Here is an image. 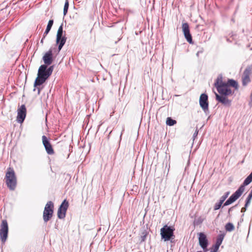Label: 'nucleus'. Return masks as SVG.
<instances>
[{
    "label": "nucleus",
    "mask_w": 252,
    "mask_h": 252,
    "mask_svg": "<svg viewBox=\"0 0 252 252\" xmlns=\"http://www.w3.org/2000/svg\"><path fill=\"white\" fill-rule=\"evenodd\" d=\"M214 85L219 93H215L216 100L225 107H230L232 101L228 98V96L234 93V91H232L230 87L237 90L239 88L238 82L233 79L229 78L227 79L226 81H223L222 75L220 74L215 80Z\"/></svg>",
    "instance_id": "f257e3e1"
},
{
    "label": "nucleus",
    "mask_w": 252,
    "mask_h": 252,
    "mask_svg": "<svg viewBox=\"0 0 252 252\" xmlns=\"http://www.w3.org/2000/svg\"><path fill=\"white\" fill-rule=\"evenodd\" d=\"M54 68V65L51 66H47L45 65L41 64L38 69L37 74V77L35 78L34 82V89L35 91L36 88L38 90V94H40L41 88H39L40 86L42 85L52 75Z\"/></svg>",
    "instance_id": "f03ea898"
},
{
    "label": "nucleus",
    "mask_w": 252,
    "mask_h": 252,
    "mask_svg": "<svg viewBox=\"0 0 252 252\" xmlns=\"http://www.w3.org/2000/svg\"><path fill=\"white\" fill-rule=\"evenodd\" d=\"M5 179L7 188L10 190H15L17 182L16 174L13 168L9 167L7 169Z\"/></svg>",
    "instance_id": "7ed1b4c3"
},
{
    "label": "nucleus",
    "mask_w": 252,
    "mask_h": 252,
    "mask_svg": "<svg viewBox=\"0 0 252 252\" xmlns=\"http://www.w3.org/2000/svg\"><path fill=\"white\" fill-rule=\"evenodd\" d=\"M54 203L49 201L47 202L43 213V219L44 222H47L53 217L54 214Z\"/></svg>",
    "instance_id": "20e7f679"
},
{
    "label": "nucleus",
    "mask_w": 252,
    "mask_h": 252,
    "mask_svg": "<svg viewBox=\"0 0 252 252\" xmlns=\"http://www.w3.org/2000/svg\"><path fill=\"white\" fill-rule=\"evenodd\" d=\"M8 225L6 220H2L0 225V240L2 243H4L8 238Z\"/></svg>",
    "instance_id": "39448f33"
},
{
    "label": "nucleus",
    "mask_w": 252,
    "mask_h": 252,
    "mask_svg": "<svg viewBox=\"0 0 252 252\" xmlns=\"http://www.w3.org/2000/svg\"><path fill=\"white\" fill-rule=\"evenodd\" d=\"M199 103L205 115H208L210 113V111L209 109L208 95L206 93H202L200 94Z\"/></svg>",
    "instance_id": "423d86ee"
},
{
    "label": "nucleus",
    "mask_w": 252,
    "mask_h": 252,
    "mask_svg": "<svg viewBox=\"0 0 252 252\" xmlns=\"http://www.w3.org/2000/svg\"><path fill=\"white\" fill-rule=\"evenodd\" d=\"M197 235L199 246L202 249L204 252H208L209 250L208 247L209 245V242L207 235L203 232H199Z\"/></svg>",
    "instance_id": "0eeeda50"
},
{
    "label": "nucleus",
    "mask_w": 252,
    "mask_h": 252,
    "mask_svg": "<svg viewBox=\"0 0 252 252\" xmlns=\"http://www.w3.org/2000/svg\"><path fill=\"white\" fill-rule=\"evenodd\" d=\"M68 207V201L66 199H64L58 209L57 216L59 219H63L65 217Z\"/></svg>",
    "instance_id": "6e6552de"
},
{
    "label": "nucleus",
    "mask_w": 252,
    "mask_h": 252,
    "mask_svg": "<svg viewBox=\"0 0 252 252\" xmlns=\"http://www.w3.org/2000/svg\"><path fill=\"white\" fill-rule=\"evenodd\" d=\"M243 191L239 188L224 202L223 207L228 206L236 201L242 194Z\"/></svg>",
    "instance_id": "1a4fd4ad"
},
{
    "label": "nucleus",
    "mask_w": 252,
    "mask_h": 252,
    "mask_svg": "<svg viewBox=\"0 0 252 252\" xmlns=\"http://www.w3.org/2000/svg\"><path fill=\"white\" fill-rule=\"evenodd\" d=\"M42 59L44 63L43 65L51 66V64L55 59L52 48L49 49V50L44 54Z\"/></svg>",
    "instance_id": "9d476101"
},
{
    "label": "nucleus",
    "mask_w": 252,
    "mask_h": 252,
    "mask_svg": "<svg viewBox=\"0 0 252 252\" xmlns=\"http://www.w3.org/2000/svg\"><path fill=\"white\" fill-rule=\"evenodd\" d=\"M27 114V109L25 104L21 105L17 109L16 120L19 124H22L25 120Z\"/></svg>",
    "instance_id": "9b49d317"
},
{
    "label": "nucleus",
    "mask_w": 252,
    "mask_h": 252,
    "mask_svg": "<svg viewBox=\"0 0 252 252\" xmlns=\"http://www.w3.org/2000/svg\"><path fill=\"white\" fill-rule=\"evenodd\" d=\"M182 31L186 40L189 44H193L192 35L190 32L189 25L187 22L183 23L182 25Z\"/></svg>",
    "instance_id": "f8f14e48"
},
{
    "label": "nucleus",
    "mask_w": 252,
    "mask_h": 252,
    "mask_svg": "<svg viewBox=\"0 0 252 252\" xmlns=\"http://www.w3.org/2000/svg\"><path fill=\"white\" fill-rule=\"evenodd\" d=\"M175 229L173 225H164L160 230V234L161 240H164L167 236H169L172 231Z\"/></svg>",
    "instance_id": "ddd939ff"
},
{
    "label": "nucleus",
    "mask_w": 252,
    "mask_h": 252,
    "mask_svg": "<svg viewBox=\"0 0 252 252\" xmlns=\"http://www.w3.org/2000/svg\"><path fill=\"white\" fill-rule=\"evenodd\" d=\"M42 140L43 145L48 155H51L54 154V151L53 147L50 143L49 139L45 135L42 136Z\"/></svg>",
    "instance_id": "4468645a"
},
{
    "label": "nucleus",
    "mask_w": 252,
    "mask_h": 252,
    "mask_svg": "<svg viewBox=\"0 0 252 252\" xmlns=\"http://www.w3.org/2000/svg\"><path fill=\"white\" fill-rule=\"evenodd\" d=\"M252 67L250 66H247L245 69L242 77V85L243 86H246L250 82V75L252 73Z\"/></svg>",
    "instance_id": "2eb2a0df"
},
{
    "label": "nucleus",
    "mask_w": 252,
    "mask_h": 252,
    "mask_svg": "<svg viewBox=\"0 0 252 252\" xmlns=\"http://www.w3.org/2000/svg\"><path fill=\"white\" fill-rule=\"evenodd\" d=\"M66 39L67 37L65 36V34H64V36H59V37L56 36V44L58 45V52H60L63 46L64 45Z\"/></svg>",
    "instance_id": "dca6fc26"
},
{
    "label": "nucleus",
    "mask_w": 252,
    "mask_h": 252,
    "mask_svg": "<svg viewBox=\"0 0 252 252\" xmlns=\"http://www.w3.org/2000/svg\"><path fill=\"white\" fill-rule=\"evenodd\" d=\"M148 234L149 232L146 229L144 228V227L143 229L141 230V235L139 239L140 244H142L143 242L145 241Z\"/></svg>",
    "instance_id": "f3484780"
},
{
    "label": "nucleus",
    "mask_w": 252,
    "mask_h": 252,
    "mask_svg": "<svg viewBox=\"0 0 252 252\" xmlns=\"http://www.w3.org/2000/svg\"><path fill=\"white\" fill-rule=\"evenodd\" d=\"M252 182V177L250 175H249L244 180L242 184H241L239 188L244 191L245 190V187L250 184Z\"/></svg>",
    "instance_id": "a211bd4d"
},
{
    "label": "nucleus",
    "mask_w": 252,
    "mask_h": 252,
    "mask_svg": "<svg viewBox=\"0 0 252 252\" xmlns=\"http://www.w3.org/2000/svg\"><path fill=\"white\" fill-rule=\"evenodd\" d=\"M54 23V20L50 19L48 22L46 30L43 33V38H45L48 33L50 32Z\"/></svg>",
    "instance_id": "6ab92c4d"
},
{
    "label": "nucleus",
    "mask_w": 252,
    "mask_h": 252,
    "mask_svg": "<svg viewBox=\"0 0 252 252\" xmlns=\"http://www.w3.org/2000/svg\"><path fill=\"white\" fill-rule=\"evenodd\" d=\"M225 235V232H222L219 234L217 237L216 240L214 244L216 245V246L217 245L220 247L223 241Z\"/></svg>",
    "instance_id": "aec40b11"
},
{
    "label": "nucleus",
    "mask_w": 252,
    "mask_h": 252,
    "mask_svg": "<svg viewBox=\"0 0 252 252\" xmlns=\"http://www.w3.org/2000/svg\"><path fill=\"white\" fill-rule=\"evenodd\" d=\"M224 227L226 231L228 232H231L235 229V227L233 224L230 222L226 223Z\"/></svg>",
    "instance_id": "412c9836"
},
{
    "label": "nucleus",
    "mask_w": 252,
    "mask_h": 252,
    "mask_svg": "<svg viewBox=\"0 0 252 252\" xmlns=\"http://www.w3.org/2000/svg\"><path fill=\"white\" fill-rule=\"evenodd\" d=\"M177 123V121L171 117H167L166 120V124L169 126H173Z\"/></svg>",
    "instance_id": "4be33fe9"
},
{
    "label": "nucleus",
    "mask_w": 252,
    "mask_h": 252,
    "mask_svg": "<svg viewBox=\"0 0 252 252\" xmlns=\"http://www.w3.org/2000/svg\"><path fill=\"white\" fill-rule=\"evenodd\" d=\"M65 32L63 30V23H62L59 27L56 36L59 37V36H64L65 34Z\"/></svg>",
    "instance_id": "5701e85b"
},
{
    "label": "nucleus",
    "mask_w": 252,
    "mask_h": 252,
    "mask_svg": "<svg viewBox=\"0 0 252 252\" xmlns=\"http://www.w3.org/2000/svg\"><path fill=\"white\" fill-rule=\"evenodd\" d=\"M223 201H221L220 200L217 203H216L214 206V210L216 211L220 209L221 207H223L222 204L223 205Z\"/></svg>",
    "instance_id": "b1692460"
},
{
    "label": "nucleus",
    "mask_w": 252,
    "mask_h": 252,
    "mask_svg": "<svg viewBox=\"0 0 252 252\" xmlns=\"http://www.w3.org/2000/svg\"><path fill=\"white\" fill-rule=\"evenodd\" d=\"M69 7V1L68 0H66L64 4L63 14L64 16H65L67 13Z\"/></svg>",
    "instance_id": "393cba45"
},
{
    "label": "nucleus",
    "mask_w": 252,
    "mask_h": 252,
    "mask_svg": "<svg viewBox=\"0 0 252 252\" xmlns=\"http://www.w3.org/2000/svg\"><path fill=\"white\" fill-rule=\"evenodd\" d=\"M230 192L229 191L225 192L223 195L220 197L219 200H220L221 201H223V203H224L225 200L228 197V195L230 194Z\"/></svg>",
    "instance_id": "a878e982"
},
{
    "label": "nucleus",
    "mask_w": 252,
    "mask_h": 252,
    "mask_svg": "<svg viewBox=\"0 0 252 252\" xmlns=\"http://www.w3.org/2000/svg\"><path fill=\"white\" fill-rule=\"evenodd\" d=\"M175 236L174 235V231H172L169 236H167L165 239L163 240L164 242L168 241V240L173 239H174Z\"/></svg>",
    "instance_id": "bb28decb"
},
{
    "label": "nucleus",
    "mask_w": 252,
    "mask_h": 252,
    "mask_svg": "<svg viewBox=\"0 0 252 252\" xmlns=\"http://www.w3.org/2000/svg\"><path fill=\"white\" fill-rule=\"evenodd\" d=\"M250 204V203L245 201V204L244 207H243L241 208V212L242 213H244L247 210V208H248V206H249Z\"/></svg>",
    "instance_id": "cd10ccee"
},
{
    "label": "nucleus",
    "mask_w": 252,
    "mask_h": 252,
    "mask_svg": "<svg viewBox=\"0 0 252 252\" xmlns=\"http://www.w3.org/2000/svg\"><path fill=\"white\" fill-rule=\"evenodd\" d=\"M202 222H203V219L201 217H199L198 219H195L194 220V224H195L196 225H198L200 224L201 223H202Z\"/></svg>",
    "instance_id": "c85d7f7f"
},
{
    "label": "nucleus",
    "mask_w": 252,
    "mask_h": 252,
    "mask_svg": "<svg viewBox=\"0 0 252 252\" xmlns=\"http://www.w3.org/2000/svg\"><path fill=\"white\" fill-rule=\"evenodd\" d=\"M220 246H216V245L214 244L212 246V249L211 250V252H217L219 249Z\"/></svg>",
    "instance_id": "c756f323"
},
{
    "label": "nucleus",
    "mask_w": 252,
    "mask_h": 252,
    "mask_svg": "<svg viewBox=\"0 0 252 252\" xmlns=\"http://www.w3.org/2000/svg\"><path fill=\"white\" fill-rule=\"evenodd\" d=\"M238 204H236L235 205H234L228 209V214L229 216H230V212H231L232 210H233L234 209L236 208L238 206Z\"/></svg>",
    "instance_id": "7c9ffc66"
},
{
    "label": "nucleus",
    "mask_w": 252,
    "mask_h": 252,
    "mask_svg": "<svg viewBox=\"0 0 252 252\" xmlns=\"http://www.w3.org/2000/svg\"><path fill=\"white\" fill-rule=\"evenodd\" d=\"M198 133V130L197 129V128H196L195 132H194V133L193 134V136H192V137L194 139L197 137Z\"/></svg>",
    "instance_id": "2f4dec72"
},
{
    "label": "nucleus",
    "mask_w": 252,
    "mask_h": 252,
    "mask_svg": "<svg viewBox=\"0 0 252 252\" xmlns=\"http://www.w3.org/2000/svg\"><path fill=\"white\" fill-rule=\"evenodd\" d=\"M198 50L197 51L200 54H202L204 52V49L201 47H198Z\"/></svg>",
    "instance_id": "473e14b6"
},
{
    "label": "nucleus",
    "mask_w": 252,
    "mask_h": 252,
    "mask_svg": "<svg viewBox=\"0 0 252 252\" xmlns=\"http://www.w3.org/2000/svg\"><path fill=\"white\" fill-rule=\"evenodd\" d=\"M249 105L252 106V92L250 95V101L249 102Z\"/></svg>",
    "instance_id": "72a5a7b5"
},
{
    "label": "nucleus",
    "mask_w": 252,
    "mask_h": 252,
    "mask_svg": "<svg viewBox=\"0 0 252 252\" xmlns=\"http://www.w3.org/2000/svg\"><path fill=\"white\" fill-rule=\"evenodd\" d=\"M124 130H125V128H124V127H123L121 135H120V142L121 141L122 136V134H123V131H124Z\"/></svg>",
    "instance_id": "f704fd0d"
},
{
    "label": "nucleus",
    "mask_w": 252,
    "mask_h": 252,
    "mask_svg": "<svg viewBox=\"0 0 252 252\" xmlns=\"http://www.w3.org/2000/svg\"><path fill=\"white\" fill-rule=\"evenodd\" d=\"M168 241H170L171 243H174L175 242L174 239H171L168 240Z\"/></svg>",
    "instance_id": "c9c22d12"
},
{
    "label": "nucleus",
    "mask_w": 252,
    "mask_h": 252,
    "mask_svg": "<svg viewBox=\"0 0 252 252\" xmlns=\"http://www.w3.org/2000/svg\"><path fill=\"white\" fill-rule=\"evenodd\" d=\"M44 38H43V37H42V39H41V40H40V43H41L42 44H43V40H44Z\"/></svg>",
    "instance_id": "e433bc0d"
},
{
    "label": "nucleus",
    "mask_w": 252,
    "mask_h": 252,
    "mask_svg": "<svg viewBox=\"0 0 252 252\" xmlns=\"http://www.w3.org/2000/svg\"><path fill=\"white\" fill-rule=\"evenodd\" d=\"M226 41H227V42H229V43L231 42V41L228 38H226Z\"/></svg>",
    "instance_id": "4c0bfd02"
},
{
    "label": "nucleus",
    "mask_w": 252,
    "mask_h": 252,
    "mask_svg": "<svg viewBox=\"0 0 252 252\" xmlns=\"http://www.w3.org/2000/svg\"><path fill=\"white\" fill-rule=\"evenodd\" d=\"M200 53L197 51V53H196V56L198 58V57H199V55H200Z\"/></svg>",
    "instance_id": "58836bf2"
},
{
    "label": "nucleus",
    "mask_w": 252,
    "mask_h": 252,
    "mask_svg": "<svg viewBox=\"0 0 252 252\" xmlns=\"http://www.w3.org/2000/svg\"><path fill=\"white\" fill-rule=\"evenodd\" d=\"M243 221V219L242 218H241L240 219V222H242Z\"/></svg>",
    "instance_id": "ea45409f"
},
{
    "label": "nucleus",
    "mask_w": 252,
    "mask_h": 252,
    "mask_svg": "<svg viewBox=\"0 0 252 252\" xmlns=\"http://www.w3.org/2000/svg\"><path fill=\"white\" fill-rule=\"evenodd\" d=\"M244 216V214H243L242 216H241V218H243V216Z\"/></svg>",
    "instance_id": "a19ab883"
},
{
    "label": "nucleus",
    "mask_w": 252,
    "mask_h": 252,
    "mask_svg": "<svg viewBox=\"0 0 252 252\" xmlns=\"http://www.w3.org/2000/svg\"><path fill=\"white\" fill-rule=\"evenodd\" d=\"M197 252H204L203 251L202 252V251H197Z\"/></svg>",
    "instance_id": "79ce46f5"
},
{
    "label": "nucleus",
    "mask_w": 252,
    "mask_h": 252,
    "mask_svg": "<svg viewBox=\"0 0 252 252\" xmlns=\"http://www.w3.org/2000/svg\"><path fill=\"white\" fill-rule=\"evenodd\" d=\"M112 131H110V132L109 133V134H111L112 133Z\"/></svg>",
    "instance_id": "37998d69"
}]
</instances>
